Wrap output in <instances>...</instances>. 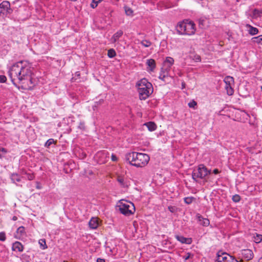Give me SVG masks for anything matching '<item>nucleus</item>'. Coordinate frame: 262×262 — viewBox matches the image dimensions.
<instances>
[{
    "label": "nucleus",
    "mask_w": 262,
    "mask_h": 262,
    "mask_svg": "<svg viewBox=\"0 0 262 262\" xmlns=\"http://www.w3.org/2000/svg\"><path fill=\"white\" fill-rule=\"evenodd\" d=\"M33 68L27 60H22L14 63L9 71V76L13 83L17 82L23 89H32L36 81L33 77Z\"/></svg>",
    "instance_id": "obj_1"
},
{
    "label": "nucleus",
    "mask_w": 262,
    "mask_h": 262,
    "mask_svg": "<svg viewBox=\"0 0 262 262\" xmlns=\"http://www.w3.org/2000/svg\"><path fill=\"white\" fill-rule=\"evenodd\" d=\"M125 159L131 165L142 168L147 165L150 157L147 154L133 151L127 154Z\"/></svg>",
    "instance_id": "obj_2"
},
{
    "label": "nucleus",
    "mask_w": 262,
    "mask_h": 262,
    "mask_svg": "<svg viewBox=\"0 0 262 262\" xmlns=\"http://www.w3.org/2000/svg\"><path fill=\"white\" fill-rule=\"evenodd\" d=\"M140 100L146 99L153 92L152 85L145 78L142 79L137 83Z\"/></svg>",
    "instance_id": "obj_3"
},
{
    "label": "nucleus",
    "mask_w": 262,
    "mask_h": 262,
    "mask_svg": "<svg viewBox=\"0 0 262 262\" xmlns=\"http://www.w3.org/2000/svg\"><path fill=\"white\" fill-rule=\"evenodd\" d=\"M195 24L188 20L179 23L177 26V31L180 35H192L195 34Z\"/></svg>",
    "instance_id": "obj_4"
},
{
    "label": "nucleus",
    "mask_w": 262,
    "mask_h": 262,
    "mask_svg": "<svg viewBox=\"0 0 262 262\" xmlns=\"http://www.w3.org/2000/svg\"><path fill=\"white\" fill-rule=\"evenodd\" d=\"M174 59L170 57H167L163 62L162 67L161 69L159 79L163 81H165V78L170 76L169 72L171 69L172 66L173 64Z\"/></svg>",
    "instance_id": "obj_5"
},
{
    "label": "nucleus",
    "mask_w": 262,
    "mask_h": 262,
    "mask_svg": "<svg viewBox=\"0 0 262 262\" xmlns=\"http://www.w3.org/2000/svg\"><path fill=\"white\" fill-rule=\"evenodd\" d=\"M118 207L120 212L125 216L132 215L135 212L134 204L126 200H121L118 203Z\"/></svg>",
    "instance_id": "obj_6"
},
{
    "label": "nucleus",
    "mask_w": 262,
    "mask_h": 262,
    "mask_svg": "<svg viewBox=\"0 0 262 262\" xmlns=\"http://www.w3.org/2000/svg\"><path fill=\"white\" fill-rule=\"evenodd\" d=\"M210 173V171L208 170L204 165H200L196 169L193 170L192 173V177L194 181L198 182V179H204L206 176Z\"/></svg>",
    "instance_id": "obj_7"
},
{
    "label": "nucleus",
    "mask_w": 262,
    "mask_h": 262,
    "mask_svg": "<svg viewBox=\"0 0 262 262\" xmlns=\"http://www.w3.org/2000/svg\"><path fill=\"white\" fill-rule=\"evenodd\" d=\"M224 81L226 84L225 89L227 94L229 96L232 95L234 93V90L232 88L234 84V78L232 77L228 76L224 78Z\"/></svg>",
    "instance_id": "obj_8"
},
{
    "label": "nucleus",
    "mask_w": 262,
    "mask_h": 262,
    "mask_svg": "<svg viewBox=\"0 0 262 262\" xmlns=\"http://www.w3.org/2000/svg\"><path fill=\"white\" fill-rule=\"evenodd\" d=\"M216 262H238L234 257L231 256L227 253H222L221 254H218Z\"/></svg>",
    "instance_id": "obj_9"
},
{
    "label": "nucleus",
    "mask_w": 262,
    "mask_h": 262,
    "mask_svg": "<svg viewBox=\"0 0 262 262\" xmlns=\"http://www.w3.org/2000/svg\"><path fill=\"white\" fill-rule=\"evenodd\" d=\"M117 181L122 187H128L130 185L129 181L126 178L121 176L117 177Z\"/></svg>",
    "instance_id": "obj_10"
},
{
    "label": "nucleus",
    "mask_w": 262,
    "mask_h": 262,
    "mask_svg": "<svg viewBox=\"0 0 262 262\" xmlns=\"http://www.w3.org/2000/svg\"><path fill=\"white\" fill-rule=\"evenodd\" d=\"M90 228L92 229H96L99 225V219L97 217H93L89 223Z\"/></svg>",
    "instance_id": "obj_11"
},
{
    "label": "nucleus",
    "mask_w": 262,
    "mask_h": 262,
    "mask_svg": "<svg viewBox=\"0 0 262 262\" xmlns=\"http://www.w3.org/2000/svg\"><path fill=\"white\" fill-rule=\"evenodd\" d=\"M12 249L13 251L22 252L24 250V246L19 242H15L12 245Z\"/></svg>",
    "instance_id": "obj_12"
},
{
    "label": "nucleus",
    "mask_w": 262,
    "mask_h": 262,
    "mask_svg": "<svg viewBox=\"0 0 262 262\" xmlns=\"http://www.w3.org/2000/svg\"><path fill=\"white\" fill-rule=\"evenodd\" d=\"M146 64L148 66V70L150 72L154 71L156 68V61L153 59H149L146 61Z\"/></svg>",
    "instance_id": "obj_13"
},
{
    "label": "nucleus",
    "mask_w": 262,
    "mask_h": 262,
    "mask_svg": "<svg viewBox=\"0 0 262 262\" xmlns=\"http://www.w3.org/2000/svg\"><path fill=\"white\" fill-rule=\"evenodd\" d=\"M176 238L178 241L183 244H190L192 242L191 238H186L180 235H176Z\"/></svg>",
    "instance_id": "obj_14"
},
{
    "label": "nucleus",
    "mask_w": 262,
    "mask_h": 262,
    "mask_svg": "<svg viewBox=\"0 0 262 262\" xmlns=\"http://www.w3.org/2000/svg\"><path fill=\"white\" fill-rule=\"evenodd\" d=\"M242 254L247 260H250L253 258V252L250 249H245L243 250Z\"/></svg>",
    "instance_id": "obj_15"
},
{
    "label": "nucleus",
    "mask_w": 262,
    "mask_h": 262,
    "mask_svg": "<svg viewBox=\"0 0 262 262\" xmlns=\"http://www.w3.org/2000/svg\"><path fill=\"white\" fill-rule=\"evenodd\" d=\"M197 217L200 222V224L206 227L209 225L210 222L208 219L203 218V216L200 214H198Z\"/></svg>",
    "instance_id": "obj_16"
},
{
    "label": "nucleus",
    "mask_w": 262,
    "mask_h": 262,
    "mask_svg": "<svg viewBox=\"0 0 262 262\" xmlns=\"http://www.w3.org/2000/svg\"><path fill=\"white\" fill-rule=\"evenodd\" d=\"M246 27L248 29V32L251 35L257 34L258 33V29L250 25L247 24Z\"/></svg>",
    "instance_id": "obj_17"
},
{
    "label": "nucleus",
    "mask_w": 262,
    "mask_h": 262,
    "mask_svg": "<svg viewBox=\"0 0 262 262\" xmlns=\"http://www.w3.org/2000/svg\"><path fill=\"white\" fill-rule=\"evenodd\" d=\"M123 35V31L121 30L118 31L111 37V40L112 42L115 43L119 38Z\"/></svg>",
    "instance_id": "obj_18"
},
{
    "label": "nucleus",
    "mask_w": 262,
    "mask_h": 262,
    "mask_svg": "<svg viewBox=\"0 0 262 262\" xmlns=\"http://www.w3.org/2000/svg\"><path fill=\"white\" fill-rule=\"evenodd\" d=\"M16 238H20L25 235V229L23 226H20L17 229Z\"/></svg>",
    "instance_id": "obj_19"
},
{
    "label": "nucleus",
    "mask_w": 262,
    "mask_h": 262,
    "mask_svg": "<svg viewBox=\"0 0 262 262\" xmlns=\"http://www.w3.org/2000/svg\"><path fill=\"white\" fill-rule=\"evenodd\" d=\"M150 132L154 131L157 128V125L153 122H148L144 124Z\"/></svg>",
    "instance_id": "obj_20"
},
{
    "label": "nucleus",
    "mask_w": 262,
    "mask_h": 262,
    "mask_svg": "<svg viewBox=\"0 0 262 262\" xmlns=\"http://www.w3.org/2000/svg\"><path fill=\"white\" fill-rule=\"evenodd\" d=\"M10 179L13 183H15L16 182H19L21 181V177L16 173H12Z\"/></svg>",
    "instance_id": "obj_21"
},
{
    "label": "nucleus",
    "mask_w": 262,
    "mask_h": 262,
    "mask_svg": "<svg viewBox=\"0 0 262 262\" xmlns=\"http://www.w3.org/2000/svg\"><path fill=\"white\" fill-rule=\"evenodd\" d=\"M261 15H262V10L255 9L253 11L252 17L253 18L256 19V18L261 17Z\"/></svg>",
    "instance_id": "obj_22"
},
{
    "label": "nucleus",
    "mask_w": 262,
    "mask_h": 262,
    "mask_svg": "<svg viewBox=\"0 0 262 262\" xmlns=\"http://www.w3.org/2000/svg\"><path fill=\"white\" fill-rule=\"evenodd\" d=\"M0 8L8 11L10 8V4L8 1H3L0 4Z\"/></svg>",
    "instance_id": "obj_23"
},
{
    "label": "nucleus",
    "mask_w": 262,
    "mask_h": 262,
    "mask_svg": "<svg viewBox=\"0 0 262 262\" xmlns=\"http://www.w3.org/2000/svg\"><path fill=\"white\" fill-rule=\"evenodd\" d=\"M252 42L258 45H262V35L252 38Z\"/></svg>",
    "instance_id": "obj_24"
},
{
    "label": "nucleus",
    "mask_w": 262,
    "mask_h": 262,
    "mask_svg": "<svg viewBox=\"0 0 262 262\" xmlns=\"http://www.w3.org/2000/svg\"><path fill=\"white\" fill-rule=\"evenodd\" d=\"M38 243L40 246V248L42 249L45 250L47 249L48 246L46 244V240L45 239H40L38 241Z\"/></svg>",
    "instance_id": "obj_25"
},
{
    "label": "nucleus",
    "mask_w": 262,
    "mask_h": 262,
    "mask_svg": "<svg viewBox=\"0 0 262 262\" xmlns=\"http://www.w3.org/2000/svg\"><path fill=\"white\" fill-rule=\"evenodd\" d=\"M140 43L145 48H148V47H149L152 43L150 41H149V40H147V39H144L143 40H142L140 42Z\"/></svg>",
    "instance_id": "obj_26"
},
{
    "label": "nucleus",
    "mask_w": 262,
    "mask_h": 262,
    "mask_svg": "<svg viewBox=\"0 0 262 262\" xmlns=\"http://www.w3.org/2000/svg\"><path fill=\"white\" fill-rule=\"evenodd\" d=\"M125 14L128 16H133V10L128 7H124Z\"/></svg>",
    "instance_id": "obj_27"
},
{
    "label": "nucleus",
    "mask_w": 262,
    "mask_h": 262,
    "mask_svg": "<svg viewBox=\"0 0 262 262\" xmlns=\"http://www.w3.org/2000/svg\"><path fill=\"white\" fill-rule=\"evenodd\" d=\"M116 54L115 51L112 49H110L107 52V55L110 58H113L116 56Z\"/></svg>",
    "instance_id": "obj_28"
},
{
    "label": "nucleus",
    "mask_w": 262,
    "mask_h": 262,
    "mask_svg": "<svg viewBox=\"0 0 262 262\" xmlns=\"http://www.w3.org/2000/svg\"><path fill=\"white\" fill-rule=\"evenodd\" d=\"M102 1V0H93L92 3L91 4V7H92L93 8H96L97 6L98 3L101 2Z\"/></svg>",
    "instance_id": "obj_29"
},
{
    "label": "nucleus",
    "mask_w": 262,
    "mask_h": 262,
    "mask_svg": "<svg viewBox=\"0 0 262 262\" xmlns=\"http://www.w3.org/2000/svg\"><path fill=\"white\" fill-rule=\"evenodd\" d=\"M56 142L53 139H49L45 143V146L49 147L53 143H56Z\"/></svg>",
    "instance_id": "obj_30"
},
{
    "label": "nucleus",
    "mask_w": 262,
    "mask_h": 262,
    "mask_svg": "<svg viewBox=\"0 0 262 262\" xmlns=\"http://www.w3.org/2000/svg\"><path fill=\"white\" fill-rule=\"evenodd\" d=\"M232 201L235 203L238 202L241 200V196L238 194H235L232 196Z\"/></svg>",
    "instance_id": "obj_31"
},
{
    "label": "nucleus",
    "mask_w": 262,
    "mask_h": 262,
    "mask_svg": "<svg viewBox=\"0 0 262 262\" xmlns=\"http://www.w3.org/2000/svg\"><path fill=\"white\" fill-rule=\"evenodd\" d=\"M6 239V233L4 232H0V241L4 242Z\"/></svg>",
    "instance_id": "obj_32"
},
{
    "label": "nucleus",
    "mask_w": 262,
    "mask_h": 262,
    "mask_svg": "<svg viewBox=\"0 0 262 262\" xmlns=\"http://www.w3.org/2000/svg\"><path fill=\"white\" fill-rule=\"evenodd\" d=\"M193 198L192 197H187L184 199V202L187 204H189L192 202Z\"/></svg>",
    "instance_id": "obj_33"
},
{
    "label": "nucleus",
    "mask_w": 262,
    "mask_h": 262,
    "mask_svg": "<svg viewBox=\"0 0 262 262\" xmlns=\"http://www.w3.org/2000/svg\"><path fill=\"white\" fill-rule=\"evenodd\" d=\"M168 209L172 213L176 212L177 210V208L175 206H168Z\"/></svg>",
    "instance_id": "obj_34"
},
{
    "label": "nucleus",
    "mask_w": 262,
    "mask_h": 262,
    "mask_svg": "<svg viewBox=\"0 0 262 262\" xmlns=\"http://www.w3.org/2000/svg\"><path fill=\"white\" fill-rule=\"evenodd\" d=\"M196 105H197L196 102L195 101H194V100L191 101V102H190L188 103V106L190 107L194 108Z\"/></svg>",
    "instance_id": "obj_35"
},
{
    "label": "nucleus",
    "mask_w": 262,
    "mask_h": 262,
    "mask_svg": "<svg viewBox=\"0 0 262 262\" xmlns=\"http://www.w3.org/2000/svg\"><path fill=\"white\" fill-rule=\"evenodd\" d=\"M27 177L29 180H32L34 179L35 177L33 173H27Z\"/></svg>",
    "instance_id": "obj_36"
},
{
    "label": "nucleus",
    "mask_w": 262,
    "mask_h": 262,
    "mask_svg": "<svg viewBox=\"0 0 262 262\" xmlns=\"http://www.w3.org/2000/svg\"><path fill=\"white\" fill-rule=\"evenodd\" d=\"M191 256L192 255L190 253H187L185 255L183 256V258L185 260H186L190 258Z\"/></svg>",
    "instance_id": "obj_37"
},
{
    "label": "nucleus",
    "mask_w": 262,
    "mask_h": 262,
    "mask_svg": "<svg viewBox=\"0 0 262 262\" xmlns=\"http://www.w3.org/2000/svg\"><path fill=\"white\" fill-rule=\"evenodd\" d=\"M7 80V78L4 75H0V82H5Z\"/></svg>",
    "instance_id": "obj_38"
},
{
    "label": "nucleus",
    "mask_w": 262,
    "mask_h": 262,
    "mask_svg": "<svg viewBox=\"0 0 262 262\" xmlns=\"http://www.w3.org/2000/svg\"><path fill=\"white\" fill-rule=\"evenodd\" d=\"M193 59L195 60V61L199 62V61H201V57L199 55H195L194 56Z\"/></svg>",
    "instance_id": "obj_39"
},
{
    "label": "nucleus",
    "mask_w": 262,
    "mask_h": 262,
    "mask_svg": "<svg viewBox=\"0 0 262 262\" xmlns=\"http://www.w3.org/2000/svg\"><path fill=\"white\" fill-rule=\"evenodd\" d=\"M79 128H80L81 129L84 130L85 129V125L84 123L83 122H80L79 125Z\"/></svg>",
    "instance_id": "obj_40"
},
{
    "label": "nucleus",
    "mask_w": 262,
    "mask_h": 262,
    "mask_svg": "<svg viewBox=\"0 0 262 262\" xmlns=\"http://www.w3.org/2000/svg\"><path fill=\"white\" fill-rule=\"evenodd\" d=\"M257 238H255V242L256 243H259L261 240L262 236L261 235H257Z\"/></svg>",
    "instance_id": "obj_41"
},
{
    "label": "nucleus",
    "mask_w": 262,
    "mask_h": 262,
    "mask_svg": "<svg viewBox=\"0 0 262 262\" xmlns=\"http://www.w3.org/2000/svg\"><path fill=\"white\" fill-rule=\"evenodd\" d=\"M97 262H105V260L101 258H98L97 259Z\"/></svg>",
    "instance_id": "obj_42"
},
{
    "label": "nucleus",
    "mask_w": 262,
    "mask_h": 262,
    "mask_svg": "<svg viewBox=\"0 0 262 262\" xmlns=\"http://www.w3.org/2000/svg\"><path fill=\"white\" fill-rule=\"evenodd\" d=\"M213 172L214 174H218L220 172V171L217 169H214L213 171Z\"/></svg>",
    "instance_id": "obj_43"
},
{
    "label": "nucleus",
    "mask_w": 262,
    "mask_h": 262,
    "mask_svg": "<svg viewBox=\"0 0 262 262\" xmlns=\"http://www.w3.org/2000/svg\"><path fill=\"white\" fill-rule=\"evenodd\" d=\"M112 160L114 161H116L117 160V157L114 155H112Z\"/></svg>",
    "instance_id": "obj_44"
},
{
    "label": "nucleus",
    "mask_w": 262,
    "mask_h": 262,
    "mask_svg": "<svg viewBox=\"0 0 262 262\" xmlns=\"http://www.w3.org/2000/svg\"><path fill=\"white\" fill-rule=\"evenodd\" d=\"M37 183V185L36 186V188L38 189H41V187L40 186H39V183Z\"/></svg>",
    "instance_id": "obj_45"
},
{
    "label": "nucleus",
    "mask_w": 262,
    "mask_h": 262,
    "mask_svg": "<svg viewBox=\"0 0 262 262\" xmlns=\"http://www.w3.org/2000/svg\"><path fill=\"white\" fill-rule=\"evenodd\" d=\"M17 220V217L16 216H14L13 217H12V220L13 221H16Z\"/></svg>",
    "instance_id": "obj_46"
},
{
    "label": "nucleus",
    "mask_w": 262,
    "mask_h": 262,
    "mask_svg": "<svg viewBox=\"0 0 262 262\" xmlns=\"http://www.w3.org/2000/svg\"><path fill=\"white\" fill-rule=\"evenodd\" d=\"M203 21H204V20H201V19H200V20H199V24H200V25H201V24L203 25Z\"/></svg>",
    "instance_id": "obj_47"
},
{
    "label": "nucleus",
    "mask_w": 262,
    "mask_h": 262,
    "mask_svg": "<svg viewBox=\"0 0 262 262\" xmlns=\"http://www.w3.org/2000/svg\"><path fill=\"white\" fill-rule=\"evenodd\" d=\"M1 150H2V151H4L5 152H6V150L4 148H2L0 149V151Z\"/></svg>",
    "instance_id": "obj_48"
},
{
    "label": "nucleus",
    "mask_w": 262,
    "mask_h": 262,
    "mask_svg": "<svg viewBox=\"0 0 262 262\" xmlns=\"http://www.w3.org/2000/svg\"><path fill=\"white\" fill-rule=\"evenodd\" d=\"M260 262H262V258L260 259Z\"/></svg>",
    "instance_id": "obj_49"
},
{
    "label": "nucleus",
    "mask_w": 262,
    "mask_h": 262,
    "mask_svg": "<svg viewBox=\"0 0 262 262\" xmlns=\"http://www.w3.org/2000/svg\"><path fill=\"white\" fill-rule=\"evenodd\" d=\"M261 90H262V86H261Z\"/></svg>",
    "instance_id": "obj_50"
}]
</instances>
